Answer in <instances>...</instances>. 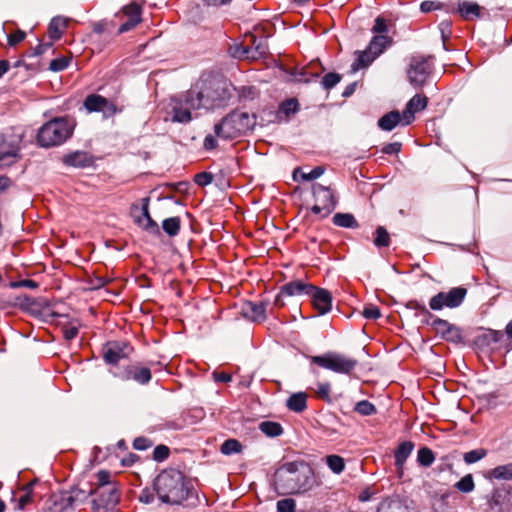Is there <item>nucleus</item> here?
I'll return each mask as SVG.
<instances>
[{"label": "nucleus", "mask_w": 512, "mask_h": 512, "mask_svg": "<svg viewBox=\"0 0 512 512\" xmlns=\"http://www.w3.org/2000/svg\"><path fill=\"white\" fill-rule=\"evenodd\" d=\"M256 125V115L241 110L232 111L214 126L215 135L231 140L245 135Z\"/></svg>", "instance_id": "20e7f679"}, {"label": "nucleus", "mask_w": 512, "mask_h": 512, "mask_svg": "<svg viewBox=\"0 0 512 512\" xmlns=\"http://www.w3.org/2000/svg\"><path fill=\"white\" fill-rule=\"evenodd\" d=\"M84 107L87 112H103L105 116H112L118 112L116 105L98 94H90L85 98Z\"/></svg>", "instance_id": "dca6fc26"}, {"label": "nucleus", "mask_w": 512, "mask_h": 512, "mask_svg": "<svg viewBox=\"0 0 512 512\" xmlns=\"http://www.w3.org/2000/svg\"><path fill=\"white\" fill-rule=\"evenodd\" d=\"M391 44L392 38L388 35H375L371 39L368 48L370 52H373V54L378 57Z\"/></svg>", "instance_id": "c756f323"}, {"label": "nucleus", "mask_w": 512, "mask_h": 512, "mask_svg": "<svg viewBox=\"0 0 512 512\" xmlns=\"http://www.w3.org/2000/svg\"><path fill=\"white\" fill-rule=\"evenodd\" d=\"M69 65V59L66 58V57H60V58H56V59H53L50 64H49V68L50 70L52 71H62L64 69H66Z\"/></svg>", "instance_id": "603ef678"}, {"label": "nucleus", "mask_w": 512, "mask_h": 512, "mask_svg": "<svg viewBox=\"0 0 512 512\" xmlns=\"http://www.w3.org/2000/svg\"><path fill=\"white\" fill-rule=\"evenodd\" d=\"M485 8L473 1H462L458 3L456 12L465 21H473L482 17Z\"/></svg>", "instance_id": "4be33fe9"}, {"label": "nucleus", "mask_w": 512, "mask_h": 512, "mask_svg": "<svg viewBox=\"0 0 512 512\" xmlns=\"http://www.w3.org/2000/svg\"><path fill=\"white\" fill-rule=\"evenodd\" d=\"M314 290V285L305 283L303 281H291L286 283L281 287L280 293L275 298L274 304L277 307H283L284 302L282 300L283 296H300V295H308Z\"/></svg>", "instance_id": "2eb2a0df"}, {"label": "nucleus", "mask_w": 512, "mask_h": 512, "mask_svg": "<svg viewBox=\"0 0 512 512\" xmlns=\"http://www.w3.org/2000/svg\"><path fill=\"white\" fill-rule=\"evenodd\" d=\"M316 396L326 402L331 401V385L328 382H319L314 389Z\"/></svg>", "instance_id": "a18cd8bd"}, {"label": "nucleus", "mask_w": 512, "mask_h": 512, "mask_svg": "<svg viewBox=\"0 0 512 512\" xmlns=\"http://www.w3.org/2000/svg\"><path fill=\"white\" fill-rule=\"evenodd\" d=\"M354 410L363 416H370L376 413L375 406L367 400L356 403Z\"/></svg>", "instance_id": "de8ad7c7"}, {"label": "nucleus", "mask_w": 512, "mask_h": 512, "mask_svg": "<svg viewBox=\"0 0 512 512\" xmlns=\"http://www.w3.org/2000/svg\"><path fill=\"white\" fill-rule=\"evenodd\" d=\"M155 490L162 502L179 504L188 496L183 474L175 469L162 471L155 480Z\"/></svg>", "instance_id": "7ed1b4c3"}, {"label": "nucleus", "mask_w": 512, "mask_h": 512, "mask_svg": "<svg viewBox=\"0 0 512 512\" xmlns=\"http://www.w3.org/2000/svg\"><path fill=\"white\" fill-rule=\"evenodd\" d=\"M122 380H134L139 384L145 385L151 380V371L147 367L139 365H128L122 372L115 374Z\"/></svg>", "instance_id": "f3484780"}, {"label": "nucleus", "mask_w": 512, "mask_h": 512, "mask_svg": "<svg viewBox=\"0 0 512 512\" xmlns=\"http://www.w3.org/2000/svg\"><path fill=\"white\" fill-rule=\"evenodd\" d=\"M467 295V289L464 287H454L447 292H439L433 296L429 301V306L434 311L442 310L443 308H456L459 307Z\"/></svg>", "instance_id": "1a4fd4ad"}, {"label": "nucleus", "mask_w": 512, "mask_h": 512, "mask_svg": "<svg viewBox=\"0 0 512 512\" xmlns=\"http://www.w3.org/2000/svg\"><path fill=\"white\" fill-rule=\"evenodd\" d=\"M191 90L202 110L221 107L229 98L225 83L220 78L213 76H201Z\"/></svg>", "instance_id": "f03ea898"}, {"label": "nucleus", "mask_w": 512, "mask_h": 512, "mask_svg": "<svg viewBox=\"0 0 512 512\" xmlns=\"http://www.w3.org/2000/svg\"><path fill=\"white\" fill-rule=\"evenodd\" d=\"M22 495L16 499L12 498V501L15 503V509L23 510L27 505L32 503L33 501V482H30L22 487L21 489Z\"/></svg>", "instance_id": "473e14b6"}, {"label": "nucleus", "mask_w": 512, "mask_h": 512, "mask_svg": "<svg viewBox=\"0 0 512 512\" xmlns=\"http://www.w3.org/2000/svg\"><path fill=\"white\" fill-rule=\"evenodd\" d=\"M399 124L402 125V115L396 110L383 115L378 120L379 128L384 131H391Z\"/></svg>", "instance_id": "bb28decb"}, {"label": "nucleus", "mask_w": 512, "mask_h": 512, "mask_svg": "<svg viewBox=\"0 0 512 512\" xmlns=\"http://www.w3.org/2000/svg\"><path fill=\"white\" fill-rule=\"evenodd\" d=\"M341 80V76L337 73H328L322 79V84L325 89H331L336 86Z\"/></svg>", "instance_id": "3c124183"}, {"label": "nucleus", "mask_w": 512, "mask_h": 512, "mask_svg": "<svg viewBox=\"0 0 512 512\" xmlns=\"http://www.w3.org/2000/svg\"><path fill=\"white\" fill-rule=\"evenodd\" d=\"M309 296L319 315H324L331 310L332 297L327 290L314 286V290L309 293Z\"/></svg>", "instance_id": "412c9836"}, {"label": "nucleus", "mask_w": 512, "mask_h": 512, "mask_svg": "<svg viewBox=\"0 0 512 512\" xmlns=\"http://www.w3.org/2000/svg\"><path fill=\"white\" fill-rule=\"evenodd\" d=\"M456 488L464 493H469L474 490L475 484L471 474L462 477L457 483Z\"/></svg>", "instance_id": "49530a36"}, {"label": "nucleus", "mask_w": 512, "mask_h": 512, "mask_svg": "<svg viewBox=\"0 0 512 512\" xmlns=\"http://www.w3.org/2000/svg\"><path fill=\"white\" fill-rule=\"evenodd\" d=\"M260 430L267 436L276 437L282 434V426L277 422L265 421L260 424Z\"/></svg>", "instance_id": "ea45409f"}, {"label": "nucleus", "mask_w": 512, "mask_h": 512, "mask_svg": "<svg viewBox=\"0 0 512 512\" xmlns=\"http://www.w3.org/2000/svg\"><path fill=\"white\" fill-rule=\"evenodd\" d=\"M113 25L106 21L97 22L93 26V31L97 34H103L107 31L112 30Z\"/></svg>", "instance_id": "680f3d73"}, {"label": "nucleus", "mask_w": 512, "mask_h": 512, "mask_svg": "<svg viewBox=\"0 0 512 512\" xmlns=\"http://www.w3.org/2000/svg\"><path fill=\"white\" fill-rule=\"evenodd\" d=\"M428 98L422 94L414 95L407 103L402 114V125L411 124L415 119V113L424 110L427 107Z\"/></svg>", "instance_id": "a211bd4d"}, {"label": "nucleus", "mask_w": 512, "mask_h": 512, "mask_svg": "<svg viewBox=\"0 0 512 512\" xmlns=\"http://www.w3.org/2000/svg\"><path fill=\"white\" fill-rule=\"evenodd\" d=\"M97 487L99 491L108 493L107 500H102L104 504H118L120 500V490L118 483L111 480V473L107 470H100L96 473Z\"/></svg>", "instance_id": "f8f14e48"}, {"label": "nucleus", "mask_w": 512, "mask_h": 512, "mask_svg": "<svg viewBox=\"0 0 512 512\" xmlns=\"http://www.w3.org/2000/svg\"><path fill=\"white\" fill-rule=\"evenodd\" d=\"M94 495H95V498L93 500V503H94V506H95V509L98 511V512H101V511H108V510H111L113 509L117 504H104L102 503V500H107V498L109 497V494L108 493H103V491H99V489H95L94 490Z\"/></svg>", "instance_id": "58836bf2"}, {"label": "nucleus", "mask_w": 512, "mask_h": 512, "mask_svg": "<svg viewBox=\"0 0 512 512\" xmlns=\"http://www.w3.org/2000/svg\"><path fill=\"white\" fill-rule=\"evenodd\" d=\"M414 449V444L411 441L402 442L395 452V465L399 475L403 474L404 463L410 456Z\"/></svg>", "instance_id": "a878e982"}, {"label": "nucleus", "mask_w": 512, "mask_h": 512, "mask_svg": "<svg viewBox=\"0 0 512 512\" xmlns=\"http://www.w3.org/2000/svg\"><path fill=\"white\" fill-rule=\"evenodd\" d=\"M390 26L391 22L382 16H378L374 21L372 32L376 35H388Z\"/></svg>", "instance_id": "37998d69"}, {"label": "nucleus", "mask_w": 512, "mask_h": 512, "mask_svg": "<svg viewBox=\"0 0 512 512\" xmlns=\"http://www.w3.org/2000/svg\"><path fill=\"white\" fill-rule=\"evenodd\" d=\"M312 192L315 204L312 206L311 211L322 218L330 215L338 202L332 189L316 183L312 186Z\"/></svg>", "instance_id": "6e6552de"}, {"label": "nucleus", "mask_w": 512, "mask_h": 512, "mask_svg": "<svg viewBox=\"0 0 512 512\" xmlns=\"http://www.w3.org/2000/svg\"><path fill=\"white\" fill-rule=\"evenodd\" d=\"M444 7V4L439 1H423L420 5V9L424 13L439 10Z\"/></svg>", "instance_id": "5fc2aeb1"}, {"label": "nucleus", "mask_w": 512, "mask_h": 512, "mask_svg": "<svg viewBox=\"0 0 512 512\" xmlns=\"http://www.w3.org/2000/svg\"><path fill=\"white\" fill-rule=\"evenodd\" d=\"M19 138L13 134L0 133V159L3 160V165H12L17 157L19 151Z\"/></svg>", "instance_id": "ddd939ff"}, {"label": "nucleus", "mask_w": 512, "mask_h": 512, "mask_svg": "<svg viewBox=\"0 0 512 512\" xmlns=\"http://www.w3.org/2000/svg\"><path fill=\"white\" fill-rule=\"evenodd\" d=\"M377 512H409V510L400 499L387 498L380 503Z\"/></svg>", "instance_id": "c85d7f7f"}, {"label": "nucleus", "mask_w": 512, "mask_h": 512, "mask_svg": "<svg viewBox=\"0 0 512 512\" xmlns=\"http://www.w3.org/2000/svg\"><path fill=\"white\" fill-rule=\"evenodd\" d=\"M194 180L196 184L206 186L212 182V176L207 172H201L195 175Z\"/></svg>", "instance_id": "052dcab7"}, {"label": "nucleus", "mask_w": 512, "mask_h": 512, "mask_svg": "<svg viewBox=\"0 0 512 512\" xmlns=\"http://www.w3.org/2000/svg\"><path fill=\"white\" fill-rule=\"evenodd\" d=\"M287 407L297 413L303 412L307 408V394L304 392L292 394L287 400Z\"/></svg>", "instance_id": "2f4dec72"}, {"label": "nucleus", "mask_w": 512, "mask_h": 512, "mask_svg": "<svg viewBox=\"0 0 512 512\" xmlns=\"http://www.w3.org/2000/svg\"><path fill=\"white\" fill-rule=\"evenodd\" d=\"M487 455V450L480 448L471 450L466 452L463 456V459L466 464H473L481 459H483Z\"/></svg>", "instance_id": "09e8293b"}, {"label": "nucleus", "mask_w": 512, "mask_h": 512, "mask_svg": "<svg viewBox=\"0 0 512 512\" xmlns=\"http://www.w3.org/2000/svg\"><path fill=\"white\" fill-rule=\"evenodd\" d=\"M265 52L266 51L260 44L255 46V48H252V46L244 43L243 41L240 43L235 42L229 47V53L234 58L238 59H257L265 54Z\"/></svg>", "instance_id": "6ab92c4d"}, {"label": "nucleus", "mask_w": 512, "mask_h": 512, "mask_svg": "<svg viewBox=\"0 0 512 512\" xmlns=\"http://www.w3.org/2000/svg\"><path fill=\"white\" fill-rule=\"evenodd\" d=\"M242 449V445L238 440L228 439L221 445V452L225 455L239 453Z\"/></svg>", "instance_id": "c03bdc74"}, {"label": "nucleus", "mask_w": 512, "mask_h": 512, "mask_svg": "<svg viewBox=\"0 0 512 512\" xmlns=\"http://www.w3.org/2000/svg\"><path fill=\"white\" fill-rule=\"evenodd\" d=\"M417 460L420 465L428 467L434 462L435 456L430 448L422 447L418 450Z\"/></svg>", "instance_id": "79ce46f5"}, {"label": "nucleus", "mask_w": 512, "mask_h": 512, "mask_svg": "<svg viewBox=\"0 0 512 512\" xmlns=\"http://www.w3.org/2000/svg\"><path fill=\"white\" fill-rule=\"evenodd\" d=\"M435 332L443 339L451 342H459L462 338L460 330L447 320L436 318L432 322Z\"/></svg>", "instance_id": "aec40b11"}, {"label": "nucleus", "mask_w": 512, "mask_h": 512, "mask_svg": "<svg viewBox=\"0 0 512 512\" xmlns=\"http://www.w3.org/2000/svg\"><path fill=\"white\" fill-rule=\"evenodd\" d=\"M152 446V441L145 437H138L133 442V447L137 450H146Z\"/></svg>", "instance_id": "bf43d9fd"}, {"label": "nucleus", "mask_w": 512, "mask_h": 512, "mask_svg": "<svg viewBox=\"0 0 512 512\" xmlns=\"http://www.w3.org/2000/svg\"><path fill=\"white\" fill-rule=\"evenodd\" d=\"M137 223L151 234L158 235L160 233L158 224L152 219L149 213V198H143L142 217L138 218Z\"/></svg>", "instance_id": "393cba45"}, {"label": "nucleus", "mask_w": 512, "mask_h": 512, "mask_svg": "<svg viewBox=\"0 0 512 512\" xmlns=\"http://www.w3.org/2000/svg\"><path fill=\"white\" fill-rule=\"evenodd\" d=\"M75 122L68 117L54 118L45 123L38 131V142L42 147L58 146L73 134Z\"/></svg>", "instance_id": "39448f33"}, {"label": "nucleus", "mask_w": 512, "mask_h": 512, "mask_svg": "<svg viewBox=\"0 0 512 512\" xmlns=\"http://www.w3.org/2000/svg\"><path fill=\"white\" fill-rule=\"evenodd\" d=\"M485 478L489 480H512V463L499 465L485 473Z\"/></svg>", "instance_id": "cd10ccee"}, {"label": "nucleus", "mask_w": 512, "mask_h": 512, "mask_svg": "<svg viewBox=\"0 0 512 512\" xmlns=\"http://www.w3.org/2000/svg\"><path fill=\"white\" fill-rule=\"evenodd\" d=\"M439 29L442 34V39L445 42L451 35V22L449 21H442L439 24Z\"/></svg>", "instance_id": "0e129e2a"}, {"label": "nucleus", "mask_w": 512, "mask_h": 512, "mask_svg": "<svg viewBox=\"0 0 512 512\" xmlns=\"http://www.w3.org/2000/svg\"><path fill=\"white\" fill-rule=\"evenodd\" d=\"M63 163L75 168H86L93 165V157L85 151H75L64 155Z\"/></svg>", "instance_id": "b1692460"}, {"label": "nucleus", "mask_w": 512, "mask_h": 512, "mask_svg": "<svg viewBox=\"0 0 512 512\" xmlns=\"http://www.w3.org/2000/svg\"><path fill=\"white\" fill-rule=\"evenodd\" d=\"M169 456V448L165 445H158L153 452V457L157 461H163Z\"/></svg>", "instance_id": "4d7b16f0"}, {"label": "nucleus", "mask_w": 512, "mask_h": 512, "mask_svg": "<svg viewBox=\"0 0 512 512\" xmlns=\"http://www.w3.org/2000/svg\"><path fill=\"white\" fill-rule=\"evenodd\" d=\"M356 56V60L351 65V70L353 72L368 67L377 57L373 52H370L369 48L365 51H357Z\"/></svg>", "instance_id": "7c9ffc66"}, {"label": "nucleus", "mask_w": 512, "mask_h": 512, "mask_svg": "<svg viewBox=\"0 0 512 512\" xmlns=\"http://www.w3.org/2000/svg\"><path fill=\"white\" fill-rule=\"evenodd\" d=\"M212 375L216 382L228 383L232 380V375L223 371H214Z\"/></svg>", "instance_id": "e2e57ef3"}, {"label": "nucleus", "mask_w": 512, "mask_h": 512, "mask_svg": "<svg viewBox=\"0 0 512 512\" xmlns=\"http://www.w3.org/2000/svg\"><path fill=\"white\" fill-rule=\"evenodd\" d=\"M324 173V168L321 166H317L312 169L310 172H302L299 168L295 169L293 172V177L295 180H298V177L304 181H312L319 178Z\"/></svg>", "instance_id": "4c0bfd02"}, {"label": "nucleus", "mask_w": 512, "mask_h": 512, "mask_svg": "<svg viewBox=\"0 0 512 512\" xmlns=\"http://www.w3.org/2000/svg\"><path fill=\"white\" fill-rule=\"evenodd\" d=\"M275 486L286 495L305 493L314 486L313 469L304 461L286 462L275 472Z\"/></svg>", "instance_id": "f257e3e1"}, {"label": "nucleus", "mask_w": 512, "mask_h": 512, "mask_svg": "<svg viewBox=\"0 0 512 512\" xmlns=\"http://www.w3.org/2000/svg\"><path fill=\"white\" fill-rule=\"evenodd\" d=\"M243 315L254 322H262L266 319V305L263 302L248 301L242 307Z\"/></svg>", "instance_id": "5701e85b"}, {"label": "nucleus", "mask_w": 512, "mask_h": 512, "mask_svg": "<svg viewBox=\"0 0 512 512\" xmlns=\"http://www.w3.org/2000/svg\"><path fill=\"white\" fill-rule=\"evenodd\" d=\"M311 362L319 367L340 374H350L358 364L356 359L336 352H328L321 356H312Z\"/></svg>", "instance_id": "0eeeda50"}, {"label": "nucleus", "mask_w": 512, "mask_h": 512, "mask_svg": "<svg viewBox=\"0 0 512 512\" xmlns=\"http://www.w3.org/2000/svg\"><path fill=\"white\" fill-rule=\"evenodd\" d=\"M26 37L25 32L22 30H16L8 36V43L10 46H15L22 42Z\"/></svg>", "instance_id": "13d9d810"}, {"label": "nucleus", "mask_w": 512, "mask_h": 512, "mask_svg": "<svg viewBox=\"0 0 512 512\" xmlns=\"http://www.w3.org/2000/svg\"><path fill=\"white\" fill-rule=\"evenodd\" d=\"M131 352V346L123 341H110L102 348L103 359L110 365H117L122 359L128 358Z\"/></svg>", "instance_id": "9b49d317"}, {"label": "nucleus", "mask_w": 512, "mask_h": 512, "mask_svg": "<svg viewBox=\"0 0 512 512\" xmlns=\"http://www.w3.org/2000/svg\"><path fill=\"white\" fill-rule=\"evenodd\" d=\"M362 315L367 319L375 320L381 316V313L377 306L368 305L363 309Z\"/></svg>", "instance_id": "6e6d98bb"}, {"label": "nucleus", "mask_w": 512, "mask_h": 512, "mask_svg": "<svg viewBox=\"0 0 512 512\" xmlns=\"http://www.w3.org/2000/svg\"><path fill=\"white\" fill-rule=\"evenodd\" d=\"M199 102L192 95L191 88L186 92L172 97L167 104V117L175 123L187 124L199 116Z\"/></svg>", "instance_id": "423d86ee"}, {"label": "nucleus", "mask_w": 512, "mask_h": 512, "mask_svg": "<svg viewBox=\"0 0 512 512\" xmlns=\"http://www.w3.org/2000/svg\"><path fill=\"white\" fill-rule=\"evenodd\" d=\"M332 222L334 225L343 228H358L359 223L355 219V217L350 213H336Z\"/></svg>", "instance_id": "f704fd0d"}, {"label": "nucleus", "mask_w": 512, "mask_h": 512, "mask_svg": "<svg viewBox=\"0 0 512 512\" xmlns=\"http://www.w3.org/2000/svg\"><path fill=\"white\" fill-rule=\"evenodd\" d=\"M327 467L336 475L341 474L346 467L345 459L337 454H330L324 458Z\"/></svg>", "instance_id": "72a5a7b5"}, {"label": "nucleus", "mask_w": 512, "mask_h": 512, "mask_svg": "<svg viewBox=\"0 0 512 512\" xmlns=\"http://www.w3.org/2000/svg\"><path fill=\"white\" fill-rule=\"evenodd\" d=\"M204 148L206 150H213L217 147V140H216V137L214 135H207L204 139Z\"/></svg>", "instance_id": "774afa93"}, {"label": "nucleus", "mask_w": 512, "mask_h": 512, "mask_svg": "<svg viewBox=\"0 0 512 512\" xmlns=\"http://www.w3.org/2000/svg\"><path fill=\"white\" fill-rule=\"evenodd\" d=\"M401 150V144L398 142L386 144L382 148V152L385 154H396Z\"/></svg>", "instance_id": "338daca9"}, {"label": "nucleus", "mask_w": 512, "mask_h": 512, "mask_svg": "<svg viewBox=\"0 0 512 512\" xmlns=\"http://www.w3.org/2000/svg\"><path fill=\"white\" fill-rule=\"evenodd\" d=\"M243 42L249 44L252 48L260 44L265 49L262 41H258L257 37L252 33H246Z\"/></svg>", "instance_id": "69168bd1"}, {"label": "nucleus", "mask_w": 512, "mask_h": 512, "mask_svg": "<svg viewBox=\"0 0 512 512\" xmlns=\"http://www.w3.org/2000/svg\"><path fill=\"white\" fill-rule=\"evenodd\" d=\"M298 101L294 98L288 99L281 103L279 107V112L284 114L286 117H289L291 114L295 113L298 110Z\"/></svg>", "instance_id": "8fccbe9b"}, {"label": "nucleus", "mask_w": 512, "mask_h": 512, "mask_svg": "<svg viewBox=\"0 0 512 512\" xmlns=\"http://www.w3.org/2000/svg\"><path fill=\"white\" fill-rule=\"evenodd\" d=\"M295 506L293 499H282L277 503V510L278 512H295Z\"/></svg>", "instance_id": "864d4df0"}, {"label": "nucleus", "mask_w": 512, "mask_h": 512, "mask_svg": "<svg viewBox=\"0 0 512 512\" xmlns=\"http://www.w3.org/2000/svg\"><path fill=\"white\" fill-rule=\"evenodd\" d=\"M141 13V6L135 2L124 6L121 13L118 15L123 22L118 28L117 34L130 31L138 25L141 22Z\"/></svg>", "instance_id": "4468645a"}, {"label": "nucleus", "mask_w": 512, "mask_h": 512, "mask_svg": "<svg viewBox=\"0 0 512 512\" xmlns=\"http://www.w3.org/2000/svg\"><path fill=\"white\" fill-rule=\"evenodd\" d=\"M373 242L378 248L388 247L390 245V235L388 231L382 226L377 227Z\"/></svg>", "instance_id": "a19ab883"}, {"label": "nucleus", "mask_w": 512, "mask_h": 512, "mask_svg": "<svg viewBox=\"0 0 512 512\" xmlns=\"http://www.w3.org/2000/svg\"><path fill=\"white\" fill-rule=\"evenodd\" d=\"M162 228L167 235L174 237L178 235L181 228V220L179 217H170L162 222Z\"/></svg>", "instance_id": "e433bc0d"}, {"label": "nucleus", "mask_w": 512, "mask_h": 512, "mask_svg": "<svg viewBox=\"0 0 512 512\" xmlns=\"http://www.w3.org/2000/svg\"><path fill=\"white\" fill-rule=\"evenodd\" d=\"M433 70L432 57H413L407 71L409 82L415 87H422Z\"/></svg>", "instance_id": "9d476101"}, {"label": "nucleus", "mask_w": 512, "mask_h": 512, "mask_svg": "<svg viewBox=\"0 0 512 512\" xmlns=\"http://www.w3.org/2000/svg\"><path fill=\"white\" fill-rule=\"evenodd\" d=\"M66 27V21L63 18H53L48 27V34L51 40H58Z\"/></svg>", "instance_id": "c9c22d12"}]
</instances>
